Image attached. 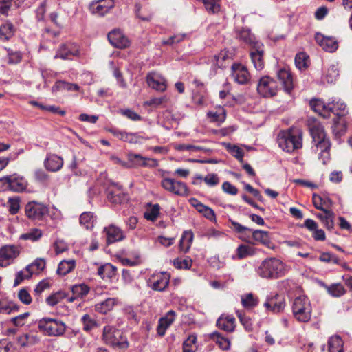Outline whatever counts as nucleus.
<instances>
[{
  "instance_id": "obj_45",
  "label": "nucleus",
  "mask_w": 352,
  "mask_h": 352,
  "mask_svg": "<svg viewBox=\"0 0 352 352\" xmlns=\"http://www.w3.org/2000/svg\"><path fill=\"white\" fill-rule=\"evenodd\" d=\"M258 298L252 293L241 296V304L245 309L254 308L258 304Z\"/></svg>"
},
{
  "instance_id": "obj_58",
  "label": "nucleus",
  "mask_w": 352,
  "mask_h": 352,
  "mask_svg": "<svg viewBox=\"0 0 352 352\" xmlns=\"http://www.w3.org/2000/svg\"><path fill=\"white\" fill-rule=\"evenodd\" d=\"M192 264V259L189 258H177L173 261L174 266L177 269L188 270L191 267Z\"/></svg>"
},
{
  "instance_id": "obj_19",
  "label": "nucleus",
  "mask_w": 352,
  "mask_h": 352,
  "mask_svg": "<svg viewBox=\"0 0 352 352\" xmlns=\"http://www.w3.org/2000/svg\"><path fill=\"white\" fill-rule=\"evenodd\" d=\"M232 76L235 82L240 85L248 83L250 79V75L248 69L240 63H234L231 67Z\"/></svg>"
},
{
  "instance_id": "obj_3",
  "label": "nucleus",
  "mask_w": 352,
  "mask_h": 352,
  "mask_svg": "<svg viewBox=\"0 0 352 352\" xmlns=\"http://www.w3.org/2000/svg\"><path fill=\"white\" fill-rule=\"evenodd\" d=\"M278 143L283 151L292 153L302 147L301 133L296 129L282 132L278 136Z\"/></svg>"
},
{
  "instance_id": "obj_35",
  "label": "nucleus",
  "mask_w": 352,
  "mask_h": 352,
  "mask_svg": "<svg viewBox=\"0 0 352 352\" xmlns=\"http://www.w3.org/2000/svg\"><path fill=\"white\" fill-rule=\"evenodd\" d=\"M116 267L111 265V263H106L100 266L98 268L97 274L100 276L102 279L108 278L111 279L116 275Z\"/></svg>"
},
{
  "instance_id": "obj_57",
  "label": "nucleus",
  "mask_w": 352,
  "mask_h": 352,
  "mask_svg": "<svg viewBox=\"0 0 352 352\" xmlns=\"http://www.w3.org/2000/svg\"><path fill=\"white\" fill-rule=\"evenodd\" d=\"M32 271H26V267L16 273L14 282V287L19 285L24 280L29 279L32 276Z\"/></svg>"
},
{
  "instance_id": "obj_8",
  "label": "nucleus",
  "mask_w": 352,
  "mask_h": 352,
  "mask_svg": "<svg viewBox=\"0 0 352 352\" xmlns=\"http://www.w3.org/2000/svg\"><path fill=\"white\" fill-rule=\"evenodd\" d=\"M162 186L167 191L176 195L186 197L189 195V189L182 182L172 178H164L161 182Z\"/></svg>"
},
{
  "instance_id": "obj_24",
  "label": "nucleus",
  "mask_w": 352,
  "mask_h": 352,
  "mask_svg": "<svg viewBox=\"0 0 352 352\" xmlns=\"http://www.w3.org/2000/svg\"><path fill=\"white\" fill-rule=\"evenodd\" d=\"M63 166V159L56 154H47L44 160L45 168L50 172H57Z\"/></svg>"
},
{
  "instance_id": "obj_18",
  "label": "nucleus",
  "mask_w": 352,
  "mask_h": 352,
  "mask_svg": "<svg viewBox=\"0 0 352 352\" xmlns=\"http://www.w3.org/2000/svg\"><path fill=\"white\" fill-rule=\"evenodd\" d=\"M107 199L114 204H120L126 199V194L120 185L111 184L107 189Z\"/></svg>"
},
{
  "instance_id": "obj_47",
  "label": "nucleus",
  "mask_w": 352,
  "mask_h": 352,
  "mask_svg": "<svg viewBox=\"0 0 352 352\" xmlns=\"http://www.w3.org/2000/svg\"><path fill=\"white\" fill-rule=\"evenodd\" d=\"M329 352H343V341L340 337H331L328 342Z\"/></svg>"
},
{
  "instance_id": "obj_48",
  "label": "nucleus",
  "mask_w": 352,
  "mask_h": 352,
  "mask_svg": "<svg viewBox=\"0 0 352 352\" xmlns=\"http://www.w3.org/2000/svg\"><path fill=\"white\" fill-rule=\"evenodd\" d=\"M42 235L43 232L40 229L33 228L28 232L22 234L20 236V239L29 240L34 242L40 239Z\"/></svg>"
},
{
  "instance_id": "obj_31",
  "label": "nucleus",
  "mask_w": 352,
  "mask_h": 352,
  "mask_svg": "<svg viewBox=\"0 0 352 352\" xmlns=\"http://www.w3.org/2000/svg\"><path fill=\"white\" fill-rule=\"evenodd\" d=\"M235 318L232 316H221L217 321V326L227 332H232L235 327Z\"/></svg>"
},
{
  "instance_id": "obj_37",
  "label": "nucleus",
  "mask_w": 352,
  "mask_h": 352,
  "mask_svg": "<svg viewBox=\"0 0 352 352\" xmlns=\"http://www.w3.org/2000/svg\"><path fill=\"white\" fill-rule=\"evenodd\" d=\"M25 0H0V13L8 15L12 8L19 7Z\"/></svg>"
},
{
  "instance_id": "obj_59",
  "label": "nucleus",
  "mask_w": 352,
  "mask_h": 352,
  "mask_svg": "<svg viewBox=\"0 0 352 352\" xmlns=\"http://www.w3.org/2000/svg\"><path fill=\"white\" fill-rule=\"evenodd\" d=\"M50 284L46 279L40 281L34 288V295L36 296V300H39L41 294L46 289H49Z\"/></svg>"
},
{
  "instance_id": "obj_9",
  "label": "nucleus",
  "mask_w": 352,
  "mask_h": 352,
  "mask_svg": "<svg viewBox=\"0 0 352 352\" xmlns=\"http://www.w3.org/2000/svg\"><path fill=\"white\" fill-rule=\"evenodd\" d=\"M277 82L269 76L262 77L257 85V91L263 97L269 98L276 95Z\"/></svg>"
},
{
  "instance_id": "obj_41",
  "label": "nucleus",
  "mask_w": 352,
  "mask_h": 352,
  "mask_svg": "<svg viewBox=\"0 0 352 352\" xmlns=\"http://www.w3.org/2000/svg\"><path fill=\"white\" fill-rule=\"evenodd\" d=\"M75 266V260H63L59 263L56 272L59 275L65 276L71 272Z\"/></svg>"
},
{
  "instance_id": "obj_54",
  "label": "nucleus",
  "mask_w": 352,
  "mask_h": 352,
  "mask_svg": "<svg viewBox=\"0 0 352 352\" xmlns=\"http://www.w3.org/2000/svg\"><path fill=\"white\" fill-rule=\"evenodd\" d=\"M339 76V71L336 65H331L324 74V78L328 83L334 82Z\"/></svg>"
},
{
  "instance_id": "obj_33",
  "label": "nucleus",
  "mask_w": 352,
  "mask_h": 352,
  "mask_svg": "<svg viewBox=\"0 0 352 352\" xmlns=\"http://www.w3.org/2000/svg\"><path fill=\"white\" fill-rule=\"evenodd\" d=\"M239 39L245 44L249 45L251 48L254 47L256 43H261V42L256 40V38L253 34L251 33L248 29L243 28L237 34Z\"/></svg>"
},
{
  "instance_id": "obj_55",
  "label": "nucleus",
  "mask_w": 352,
  "mask_h": 352,
  "mask_svg": "<svg viewBox=\"0 0 352 352\" xmlns=\"http://www.w3.org/2000/svg\"><path fill=\"white\" fill-rule=\"evenodd\" d=\"M8 211L10 214H16L20 209V198L19 197H10L8 201Z\"/></svg>"
},
{
  "instance_id": "obj_11",
  "label": "nucleus",
  "mask_w": 352,
  "mask_h": 352,
  "mask_svg": "<svg viewBox=\"0 0 352 352\" xmlns=\"http://www.w3.org/2000/svg\"><path fill=\"white\" fill-rule=\"evenodd\" d=\"M18 247L14 245H6L0 248V266H8L19 255Z\"/></svg>"
},
{
  "instance_id": "obj_53",
  "label": "nucleus",
  "mask_w": 352,
  "mask_h": 352,
  "mask_svg": "<svg viewBox=\"0 0 352 352\" xmlns=\"http://www.w3.org/2000/svg\"><path fill=\"white\" fill-rule=\"evenodd\" d=\"M208 117L211 119L212 122H223L226 118V111L223 108H220L217 111H209Z\"/></svg>"
},
{
  "instance_id": "obj_61",
  "label": "nucleus",
  "mask_w": 352,
  "mask_h": 352,
  "mask_svg": "<svg viewBox=\"0 0 352 352\" xmlns=\"http://www.w3.org/2000/svg\"><path fill=\"white\" fill-rule=\"evenodd\" d=\"M192 102L199 107L205 104V94L201 90L194 91L192 97Z\"/></svg>"
},
{
  "instance_id": "obj_50",
  "label": "nucleus",
  "mask_w": 352,
  "mask_h": 352,
  "mask_svg": "<svg viewBox=\"0 0 352 352\" xmlns=\"http://www.w3.org/2000/svg\"><path fill=\"white\" fill-rule=\"evenodd\" d=\"M67 297V294L65 292L58 291L49 296L46 298V302L48 305L53 307Z\"/></svg>"
},
{
  "instance_id": "obj_56",
  "label": "nucleus",
  "mask_w": 352,
  "mask_h": 352,
  "mask_svg": "<svg viewBox=\"0 0 352 352\" xmlns=\"http://www.w3.org/2000/svg\"><path fill=\"white\" fill-rule=\"evenodd\" d=\"M328 292L334 297H340L344 295L346 290L344 286L340 283L333 284L327 287Z\"/></svg>"
},
{
  "instance_id": "obj_60",
  "label": "nucleus",
  "mask_w": 352,
  "mask_h": 352,
  "mask_svg": "<svg viewBox=\"0 0 352 352\" xmlns=\"http://www.w3.org/2000/svg\"><path fill=\"white\" fill-rule=\"evenodd\" d=\"M18 298L25 305H30L32 298L27 287L21 289L18 292Z\"/></svg>"
},
{
  "instance_id": "obj_10",
  "label": "nucleus",
  "mask_w": 352,
  "mask_h": 352,
  "mask_svg": "<svg viewBox=\"0 0 352 352\" xmlns=\"http://www.w3.org/2000/svg\"><path fill=\"white\" fill-rule=\"evenodd\" d=\"M80 55L79 46L75 43H65L60 45L54 58H61L63 60H71L73 56Z\"/></svg>"
},
{
  "instance_id": "obj_12",
  "label": "nucleus",
  "mask_w": 352,
  "mask_h": 352,
  "mask_svg": "<svg viewBox=\"0 0 352 352\" xmlns=\"http://www.w3.org/2000/svg\"><path fill=\"white\" fill-rule=\"evenodd\" d=\"M263 305L269 311L274 314L280 313L285 307V298L278 294H271L267 297Z\"/></svg>"
},
{
  "instance_id": "obj_16",
  "label": "nucleus",
  "mask_w": 352,
  "mask_h": 352,
  "mask_svg": "<svg viewBox=\"0 0 352 352\" xmlns=\"http://www.w3.org/2000/svg\"><path fill=\"white\" fill-rule=\"evenodd\" d=\"M115 6L114 0H96L89 5V10L92 14L104 16L108 13Z\"/></svg>"
},
{
  "instance_id": "obj_2",
  "label": "nucleus",
  "mask_w": 352,
  "mask_h": 352,
  "mask_svg": "<svg viewBox=\"0 0 352 352\" xmlns=\"http://www.w3.org/2000/svg\"><path fill=\"white\" fill-rule=\"evenodd\" d=\"M331 114L333 113V133L336 136H341L346 131V116L348 114L346 104L340 100L332 99L329 101Z\"/></svg>"
},
{
  "instance_id": "obj_49",
  "label": "nucleus",
  "mask_w": 352,
  "mask_h": 352,
  "mask_svg": "<svg viewBox=\"0 0 352 352\" xmlns=\"http://www.w3.org/2000/svg\"><path fill=\"white\" fill-rule=\"evenodd\" d=\"M45 260L38 258L32 264L26 266V271H32V274H38L45 267Z\"/></svg>"
},
{
  "instance_id": "obj_20",
  "label": "nucleus",
  "mask_w": 352,
  "mask_h": 352,
  "mask_svg": "<svg viewBox=\"0 0 352 352\" xmlns=\"http://www.w3.org/2000/svg\"><path fill=\"white\" fill-rule=\"evenodd\" d=\"M316 43L326 52H334L338 48V43L335 38L325 36L320 33H316L315 35Z\"/></svg>"
},
{
  "instance_id": "obj_27",
  "label": "nucleus",
  "mask_w": 352,
  "mask_h": 352,
  "mask_svg": "<svg viewBox=\"0 0 352 352\" xmlns=\"http://www.w3.org/2000/svg\"><path fill=\"white\" fill-rule=\"evenodd\" d=\"M316 148V151H319V159L322 160V163L326 164V160L329 158V151L331 148V142L329 138L327 137L324 139L316 141L314 142Z\"/></svg>"
},
{
  "instance_id": "obj_1",
  "label": "nucleus",
  "mask_w": 352,
  "mask_h": 352,
  "mask_svg": "<svg viewBox=\"0 0 352 352\" xmlns=\"http://www.w3.org/2000/svg\"><path fill=\"white\" fill-rule=\"evenodd\" d=\"M287 271L288 268L286 264L275 257L265 258L256 270L258 276L267 280L283 277Z\"/></svg>"
},
{
  "instance_id": "obj_7",
  "label": "nucleus",
  "mask_w": 352,
  "mask_h": 352,
  "mask_svg": "<svg viewBox=\"0 0 352 352\" xmlns=\"http://www.w3.org/2000/svg\"><path fill=\"white\" fill-rule=\"evenodd\" d=\"M48 213V207L41 202L29 201L25 207L26 217L33 221H41Z\"/></svg>"
},
{
  "instance_id": "obj_23",
  "label": "nucleus",
  "mask_w": 352,
  "mask_h": 352,
  "mask_svg": "<svg viewBox=\"0 0 352 352\" xmlns=\"http://www.w3.org/2000/svg\"><path fill=\"white\" fill-rule=\"evenodd\" d=\"M146 81L149 87L159 91H164L166 89V80L160 74L153 72L148 74Z\"/></svg>"
},
{
  "instance_id": "obj_38",
  "label": "nucleus",
  "mask_w": 352,
  "mask_h": 352,
  "mask_svg": "<svg viewBox=\"0 0 352 352\" xmlns=\"http://www.w3.org/2000/svg\"><path fill=\"white\" fill-rule=\"evenodd\" d=\"M212 339L219 347L223 351H228L230 349V341L228 338H224L220 333L214 331L210 334Z\"/></svg>"
},
{
  "instance_id": "obj_17",
  "label": "nucleus",
  "mask_w": 352,
  "mask_h": 352,
  "mask_svg": "<svg viewBox=\"0 0 352 352\" xmlns=\"http://www.w3.org/2000/svg\"><path fill=\"white\" fill-rule=\"evenodd\" d=\"M250 56L252 63L256 70H262L265 66L264 45L256 43L254 47L251 48Z\"/></svg>"
},
{
  "instance_id": "obj_29",
  "label": "nucleus",
  "mask_w": 352,
  "mask_h": 352,
  "mask_svg": "<svg viewBox=\"0 0 352 352\" xmlns=\"http://www.w3.org/2000/svg\"><path fill=\"white\" fill-rule=\"evenodd\" d=\"M71 290L73 296L67 298V301L69 302H72L78 298H82L86 296L89 292L90 288L87 285L82 283L72 286Z\"/></svg>"
},
{
  "instance_id": "obj_28",
  "label": "nucleus",
  "mask_w": 352,
  "mask_h": 352,
  "mask_svg": "<svg viewBox=\"0 0 352 352\" xmlns=\"http://www.w3.org/2000/svg\"><path fill=\"white\" fill-rule=\"evenodd\" d=\"M309 129L314 142L327 138L323 126L317 120L309 122Z\"/></svg>"
},
{
  "instance_id": "obj_40",
  "label": "nucleus",
  "mask_w": 352,
  "mask_h": 352,
  "mask_svg": "<svg viewBox=\"0 0 352 352\" xmlns=\"http://www.w3.org/2000/svg\"><path fill=\"white\" fill-rule=\"evenodd\" d=\"M80 224L87 230H91L94 228L96 217L91 212H85L80 216Z\"/></svg>"
},
{
  "instance_id": "obj_63",
  "label": "nucleus",
  "mask_w": 352,
  "mask_h": 352,
  "mask_svg": "<svg viewBox=\"0 0 352 352\" xmlns=\"http://www.w3.org/2000/svg\"><path fill=\"white\" fill-rule=\"evenodd\" d=\"M307 57L305 54L300 53L296 56L295 63L296 67L300 69H305L308 67L307 65Z\"/></svg>"
},
{
  "instance_id": "obj_22",
  "label": "nucleus",
  "mask_w": 352,
  "mask_h": 352,
  "mask_svg": "<svg viewBox=\"0 0 352 352\" xmlns=\"http://www.w3.org/2000/svg\"><path fill=\"white\" fill-rule=\"evenodd\" d=\"M309 105L314 111L318 113L322 118H330L331 107L329 106V102L324 103V101L320 99L314 98L310 100Z\"/></svg>"
},
{
  "instance_id": "obj_52",
  "label": "nucleus",
  "mask_w": 352,
  "mask_h": 352,
  "mask_svg": "<svg viewBox=\"0 0 352 352\" xmlns=\"http://www.w3.org/2000/svg\"><path fill=\"white\" fill-rule=\"evenodd\" d=\"M218 58L219 63L223 65V68L227 67L226 62L228 60H231L234 56V52L233 50H223L219 54H216Z\"/></svg>"
},
{
  "instance_id": "obj_39",
  "label": "nucleus",
  "mask_w": 352,
  "mask_h": 352,
  "mask_svg": "<svg viewBox=\"0 0 352 352\" xmlns=\"http://www.w3.org/2000/svg\"><path fill=\"white\" fill-rule=\"evenodd\" d=\"M14 33V28L12 23L6 21L0 26V41H8Z\"/></svg>"
},
{
  "instance_id": "obj_14",
  "label": "nucleus",
  "mask_w": 352,
  "mask_h": 352,
  "mask_svg": "<svg viewBox=\"0 0 352 352\" xmlns=\"http://www.w3.org/2000/svg\"><path fill=\"white\" fill-rule=\"evenodd\" d=\"M170 278V275L165 272L153 275L148 281V285L153 290L164 291L169 284Z\"/></svg>"
},
{
  "instance_id": "obj_42",
  "label": "nucleus",
  "mask_w": 352,
  "mask_h": 352,
  "mask_svg": "<svg viewBox=\"0 0 352 352\" xmlns=\"http://www.w3.org/2000/svg\"><path fill=\"white\" fill-rule=\"evenodd\" d=\"M80 87L75 83H70L63 80H58L52 87V91L55 92L59 90H67L69 91H78Z\"/></svg>"
},
{
  "instance_id": "obj_36",
  "label": "nucleus",
  "mask_w": 352,
  "mask_h": 352,
  "mask_svg": "<svg viewBox=\"0 0 352 352\" xmlns=\"http://www.w3.org/2000/svg\"><path fill=\"white\" fill-rule=\"evenodd\" d=\"M117 303V299L114 298H109L105 300L97 303L95 305L96 311L101 314H107L108 311L113 309L115 305Z\"/></svg>"
},
{
  "instance_id": "obj_32",
  "label": "nucleus",
  "mask_w": 352,
  "mask_h": 352,
  "mask_svg": "<svg viewBox=\"0 0 352 352\" xmlns=\"http://www.w3.org/2000/svg\"><path fill=\"white\" fill-rule=\"evenodd\" d=\"M107 131L120 140L129 143H136L138 142V135L135 133H127L114 128L109 129Z\"/></svg>"
},
{
  "instance_id": "obj_6",
  "label": "nucleus",
  "mask_w": 352,
  "mask_h": 352,
  "mask_svg": "<svg viewBox=\"0 0 352 352\" xmlns=\"http://www.w3.org/2000/svg\"><path fill=\"white\" fill-rule=\"evenodd\" d=\"M38 328L45 335L60 336L64 334L66 326L61 320L51 318H43L38 322Z\"/></svg>"
},
{
  "instance_id": "obj_25",
  "label": "nucleus",
  "mask_w": 352,
  "mask_h": 352,
  "mask_svg": "<svg viewBox=\"0 0 352 352\" xmlns=\"http://www.w3.org/2000/svg\"><path fill=\"white\" fill-rule=\"evenodd\" d=\"M277 77L285 91L290 94L294 89L293 77L291 72L285 68L280 69L277 73Z\"/></svg>"
},
{
  "instance_id": "obj_15",
  "label": "nucleus",
  "mask_w": 352,
  "mask_h": 352,
  "mask_svg": "<svg viewBox=\"0 0 352 352\" xmlns=\"http://www.w3.org/2000/svg\"><path fill=\"white\" fill-rule=\"evenodd\" d=\"M108 40L116 48L124 49L130 45V41L119 29H114L109 32Z\"/></svg>"
},
{
  "instance_id": "obj_46",
  "label": "nucleus",
  "mask_w": 352,
  "mask_h": 352,
  "mask_svg": "<svg viewBox=\"0 0 352 352\" xmlns=\"http://www.w3.org/2000/svg\"><path fill=\"white\" fill-rule=\"evenodd\" d=\"M223 146L233 157L239 160L240 162H243L244 152L241 148L235 144L226 142H223Z\"/></svg>"
},
{
  "instance_id": "obj_34",
  "label": "nucleus",
  "mask_w": 352,
  "mask_h": 352,
  "mask_svg": "<svg viewBox=\"0 0 352 352\" xmlns=\"http://www.w3.org/2000/svg\"><path fill=\"white\" fill-rule=\"evenodd\" d=\"M39 341V338L34 333H24L17 338V343L22 347L35 344Z\"/></svg>"
},
{
  "instance_id": "obj_21",
  "label": "nucleus",
  "mask_w": 352,
  "mask_h": 352,
  "mask_svg": "<svg viewBox=\"0 0 352 352\" xmlns=\"http://www.w3.org/2000/svg\"><path fill=\"white\" fill-rule=\"evenodd\" d=\"M6 182L8 184V186H10L9 190L13 192H23L28 186V182L26 179L23 176L17 174L10 175V178Z\"/></svg>"
},
{
  "instance_id": "obj_26",
  "label": "nucleus",
  "mask_w": 352,
  "mask_h": 352,
  "mask_svg": "<svg viewBox=\"0 0 352 352\" xmlns=\"http://www.w3.org/2000/svg\"><path fill=\"white\" fill-rule=\"evenodd\" d=\"M176 314L170 310L166 314L162 317L158 322L157 332L160 336H163L166 333V329L172 324L175 319Z\"/></svg>"
},
{
  "instance_id": "obj_64",
  "label": "nucleus",
  "mask_w": 352,
  "mask_h": 352,
  "mask_svg": "<svg viewBox=\"0 0 352 352\" xmlns=\"http://www.w3.org/2000/svg\"><path fill=\"white\" fill-rule=\"evenodd\" d=\"M197 342V337L194 335H190L184 342L183 344V352H193V349H191L192 346Z\"/></svg>"
},
{
  "instance_id": "obj_5",
  "label": "nucleus",
  "mask_w": 352,
  "mask_h": 352,
  "mask_svg": "<svg viewBox=\"0 0 352 352\" xmlns=\"http://www.w3.org/2000/svg\"><path fill=\"white\" fill-rule=\"evenodd\" d=\"M102 340L108 345L120 349H127L129 342L122 332L113 326L106 325L103 328Z\"/></svg>"
},
{
  "instance_id": "obj_30",
  "label": "nucleus",
  "mask_w": 352,
  "mask_h": 352,
  "mask_svg": "<svg viewBox=\"0 0 352 352\" xmlns=\"http://www.w3.org/2000/svg\"><path fill=\"white\" fill-rule=\"evenodd\" d=\"M305 226L309 230L313 231V237L316 241H324L326 239L325 233L323 230L318 229L316 222L311 219L305 221Z\"/></svg>"
},
{
  "instance_id": "obj_13",
  "label": "nucleus",
  "mask_w": 352,
  "mask_h": 352,
  "mask_svg": "<svg viewBox=\"0 0 352 352\" xmlns=\"http://www.w3.org/2000/svg\"><path fill=\"white\" fill-rule=\"evenodd\" d=\"M102 233L105 236L107 245L121 241L125 239L122 230L114 224H110L104 227Z\"/></svg>"
},
{
  "instance_id": "obj_44",
  "label": "nucleus",
  "mask_w": 352,
  "mask_h": 352,
  "mask_svg": "<svg viewBox=\"0 0 352 352\" xmlns=\"http://www.w3.org/2000/svg\"><path fill=\"white\" fill-rule=\"evenodd\" d=\"M193 240V234L191 231H185L179 241V250L187 252L190 248Z\"/></svg>"
},
{
  "instance_id": "obj_4",
  "label": "nucleus",
  "mask_w": 352,
  "mask_h": 352,
  "mask_svg": "<svg viewBox=\"0 0 352 352\" xmlns=\"http://www.w3.org/2000/svg\"><path fill=\"white\" fill-rule=\"evenodd\" d=\"M312 307L309 299L305 296L296 297L293 302L294 317L300 322H307L311 318Z\"/></svg>"
},
{
  "instance_id": "obj_51",
  "label": "nucleus",
  "mask_w": 352,
  "mask_h": 352,
  "mask_svg": "<svg viewBox=\"0 0 352 352\" xmlns=\"http://www.w3.org/2000/svg\"><path fill=\"white\" fill-rule=\"evenodd\" d=\"M81 322L83 324L82 329L85 331H90L98 327L96 320L89 314H85L82 316Z\"/></svg>"
},
{
  "instance_id": "obj_62",
  "label": "nucleus",
  "mask_w": 352,
  "mask_h": 352,
  "mask_svg": "<svg viewBox=\"0 0 352 352\" xmlns=\"http://www.w3.org/2000/svg\"><path fill=\"white\" fill-rule=\"evenodd\" d=\"M237 316L239 318V320L242 325L245 327V329L250 331L252 330V322L250 317L247 316L244 314H242L240 311L236 312Z\"/></svg>"
},
{
  "instance_id": "obj_43",
  "label": "nucleus",
  "mask_w": 352,
  "mask_h": 352,
  "mask_svg": "<svg viewBox=\"0 0 352 352\" xmlns=\"http://www.w3.org/2000/svg\"><path fill=\"white\" fill-rule=\"evenodd\" d=\"M252 237L257 242L261 243L266 247H270L271 241L268 232L261 230L252 231Z\"/></svg>"
}]
</instances>
